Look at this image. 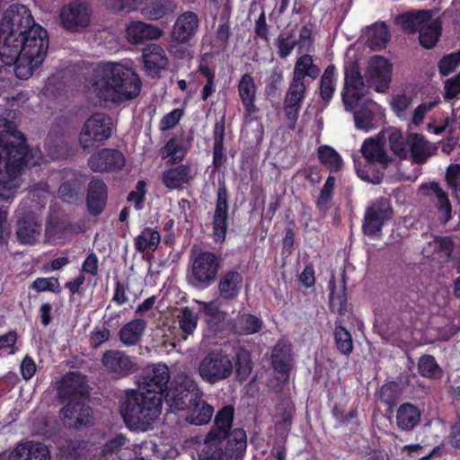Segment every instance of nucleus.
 Masks as SVG:
<instances>
[{
	"label": "nucleus",
	"mask_w": 460,
	"mask_h": 460,
	"mask_svg": "<svg viewBox=\"0 0 460 460\" xmlns=\"http://www.w3.org/2000/svg\"><path fill=\"white\" fill-rule=\"evenodd\" d=\"M49 49L47 31L37 24L27 6L13 4L0 23V56L14 65L15 75L27 80L44 61Z\"/></svg>",
	"instance_id": "f257e3e1"
},
{
	"label": "nucleus",
	"mask_w": 460,
	"mask_h": 460,
	"mask_svg": "<svg viewBox=\"0 0 460 460\" xmlns=\"http://www.w3.org/2000/svg\"><path fill=\"white\" fill-rule=\"evenodd\" d=\"M171 375L165 364H156L141 376L139 390L127 393L120 414L127 426L146 429L161 414Z\"/></svg>",
	"instance_id": "f03ea898"
},
{
	"label": "nucleus",
	"mask_w": 460,
	"mask_h": 460,
	"mask_svg": "<svg viewBox=\"0 0 460 460\" xmlns=\"http://www.w3.org/2000/svg\"><path fill=\"white\" fill-rule=\"evenodd\" d=\"M234 409L224 406L216 414L214 425L207 434L199 460H243L247 447V437L243 429L230 432Z\"/></svg>",
	"instance_id": "7ed1b4c3"
},
{
	"label": "nucleus",
	"mask_w": 460,
	"mask_h": 460,
	"mask_svg": "<svg viewBox=\"0 0 460 460\" xmlns=\"http://www.w3.org/2000/svg\"><path fill=\"white\" fill-rule=\"evenodd\" d=\"M141 81L135 71L120 63L98 65L91 79V92L105 102L119 104L137 98Z\"/></svg>",
	"instance_id": "20e7f679"
},
{
	"label": "nucleus",
	"mask_w": 460,
	"mask_h": 460,
	"mask_svg": "<svg viewBox=\"0 0 460 460\" xmlns=\"http://www.w3.org/2000/svg\"><path fill=\"white\" fill-rule=\"evenodd\" d=\"M32 157L28 151L23 134L4 118H0V199L13 197V182Z\"/></svg>",
	"instance_id": "39448f33"
},
{
	"label": "nucleus",
	"mask_w": 460,
	"mask_h": 460,
	"mask_svg": "<svg viewBox=\"0 0 460 460\" xmlns=\"http://www.w3.org/2000/svg\"><path fill=\"white\" fill-rule=\"evenodd\" d=\"M85 376L77 371L65 374L57 386L58 394L65 406L61 414L66 425L75 429L87 426L90 423L93 411L82 399L86 393Z\"/></svg>",
	"instance_id": "423d86ee"
},
{
	"label": "nucleus",
	"mask_w": 460,
	"mask_h": 460,
	"mask_svg": "<svg viewBox=\"0 0 460 460\" xmlns=\"http://www.w3.org/2000/svg\"><path fill=\"white\" fill-rule=\"evenodd\" d=\"M190 269L187 273L190 286L204 290L217 280L221 267V256L210 251L191 252L190 255Z\"/></svg>",
	"instance_id": "0eeeda50"
},
{
	"label": "nucleus",
	"mask_w": 460,
	"mask_h": 460,
	"mask_svg": "<svg viewBox=\"0 0 460 460\" xmlns=\"http://www.w3.org/2000/svg\"><path fill=\"white\" fill-rule=\"evenodd\" d=\"M202 396L203 392L192 376L178 374L172 382L164 400L172 409L185 411L192 402H199Z\"/></svg>",
	"instance_id": "6e6552de"
},
{
	"label": "nucleus",
	"mask_w": 460,
	"mask_h": 460,
	"mask_svg": "<svg viewBox=\"0 0 460 460\" xmlns=\"http://www.w3.org/2000/svg\"><path fill=\"white\" fill-rule=\"evenodd\" d=\"M234 370L230 357L222 349L209 351L199 362L198 371L207 384L216 385L228 379Z\"/></svg>",
	"instance_id": "1a4fd4ad"
},
{
	"label": "nucleus",
	"mask_w": 460,
	"mask_h": 460,
	"mask_svg": "<svg viewBox=\"0 0 460 460\" xmlns=\"http://www.w3.org/2000/svg\"><path fill=\"white\" fill-rule=\"evenodd\" d=\"M345 82L341 93L342 102L347 111H352L358 102L367 93V84L361 75L358 63L355 60L345 66Z\"/></svg>",
	"instance_id": "9d476101"
},
{
	"label": "nucleus",
	"mask_w": 460,
	"mask_h": 460,
	"mask_svg": "<svg viewBox=\"0 0 460 460\" xmlns=\"http://www.w3.org/2000/svg\"><path fill=\"white\" fill-rule=\"evenodd\" d=\"M113 122L110 116L98 112L93 114L84 124L79 143L84 148H89L94 142H102L111 137Z\"/></svg>",
	"instance_id": "9b49d317"
},
{
	"label": "nucleus",
	"mask_w": 460,
	"mask_h": 460,
	"mask_svg": "<svg viewBox=\"0 0 460 460\" xmlns=\"http://www.w3.org/2000/svg\"><path fill=\"white\" fill-rule=\"evenodd\" d=\"M383 138V137L378 136L376 139L368 138L364 141L361 146V153L367 162L365 169H361L355 161L357 174L366 181L379 183L381 181L379 174H369L371 163L376 162L383 165H386L390 161L385 149Z\"/></svg>",
	"instance_id": "f8f14e48"
},
{
	"label": "nucleus",
	"mask_w": 460,
	"mask_h": 460,
	"mask_svg": "<svg viewBox=\"0 0 460 460\" xmlns=\"http://www.w3.org/2000/svg\"><path fill=\"white\" fill-rule=\"evenodd\" d=\"M447 190H445L439 183L429 182L420 188V192L424 198L437 199L438 201H449V196L460 200V165L451 164L446 172Z\"/></svg>",
	"instance_id": "ddd939ff"
},
{
	"label": "nucleus",
	"mask_w": 460,
	"mask_h": 460,
	"mask_svg": "<svg viewBox=\"0 0 460 460\" xmlns=\"http://www.w3.org/2000/svg\"><path fill=\"white\" fill-rule=\"evenodd\" d=\"M92 10L84 0H75L61 9L60 19L63 26L69 31L85 28L91 22Z\"/></svg>",
	"instance_id": "4468645a"
},
{
	"label": "nucleus",
	"mask_w": 460,
	"mask_h": 460,
	"mask_svg": "<svg viewBox=\"0 0 460 460\" xmlns=\"http://www.w3.org/2000/svg\"><path fill=\"white\" fill-rule=\"evenodd\" d=\"M393 214L391 203H372L366 210L362 226L364 234L369 237L380 235L384 224L392 219Z\"/></svg>",
	"instance_id": "2eb2a0df"
},
{
	"label": "nucleus",
	"mask_w": 460,
	"mask_h": 460,
	"mask_svg": "<svg viewBox=\"0 0 460 460\" xmlns=\"http://www.w3.org/2000/svg\"><path fill=\"white\" fill-rule=\"evenodd\" d=\"M365 78L368 87L378 93H385L391 81V65L381 56H374L368 61Z\"/></svg>",
	"instance_id": "dca6fc26"
},
{
	"label": "nucleus",
	"mask_w": 460,
	"mask_h": 460,
	"mask_svg": "<svg viewBox=\"0 0 460 460\" xmlns=\"http://www.w3.org/2000/svg\"><path fill=\"white\" fill-rule=\"evenodd\" d=\"M57 205L58 203H54L49 207V214L45 227L46 236L48 238H59L66 234L82 231V226L73 225L70 216L64 210L58 208Z\"/></svg>",
	"instance_id": "f3484780"
},
{
	"label": "nucleus",
	"mask_w": 460,
	"mask_h": 460,
	"mask_svg": "<svg viewBox=\"0 0 460 460\" xmlns=\"http://www.w3.org/2000/svg\"><path fill=\"white\" fill-rule=\"evenodd\" d=\"M42 229L40 216L33 211L19 212L16 220V237L20 243L34 244Z\"/></svg>",
	"instance_id": "a211bd4d"
},
{
	"label": "nucleus",
	"mask_w": 460,
	"mask_h": 460,
	"mask_svg": "<svg viewBox=\"0 0 460 460\" xmlns=\"http://www.w3.org/2000/svg\"><path fill=\"white\" fill-rule=\"evenodd\" d=\"M292 344L288 340L280 339L275 344L271 351L270 364L278 379L288 380L293 366Z\"/></svg>",
	"instance_id": "6ab92c4d"
},
{
	"label": "nucleus",
	"mask_w": 460,
	"mask_h": 460,
	"mask_svg": "<svg viewBox=\"0 0 460 460\" xmlns=\"http://www.w3.org/2000/svg\"><path fill=\"white\" fill-rule=\"evenodd\" d=\"M104 368L117 378L128 376L133 372L135 364L126 352L118 349L106 350L102 357Z\"/></svg>",
	"instance_id": "aec40b11"
},
{
	"label": "nucleus",
	"mask_w": 460,
	"mask_h": 460,
	"mask_svg": "<svg viewBox=\"0 0 460 460\" xmlns=\"http://www.w3.org/2000/svg\"><path fill=\"white\" fill-rule=\"evenodd\" d=\"M305 93V82L300 80L299 77H293L284 100V111L288 119L292 122V128H294L295 122L296 121Z\"/></svg>",
	"instance_id": "412c9836"
},
{
	"label": "nucleus",
	"mask_w": 460,
	"mask_h": 460,
	"mask_svg": "<svg viewBox=\"0 0 460 460\" xmlns=\"http://www.w3.org/2000/svg\"><path fill=\"white\" fill-rule=\"evenodd\" d=\"M125 164L123 155L115 149L104 148L88 160V165L93 172H109L121 169Z\"/></svg>",
	"instance_id": "4be33fe9"
},
{
	"label": "nucleus",
	"mask_w": 460,
	"mask_h": 460,
	"mask_svg": "<svg viewBox=\"0 0 460 460\" xmlns=\"http://www.w3.org/2000/svg\"><path fill=\"white\" fill-rule=\"evenodd\" d=\"M0 460H50V454L45 445L27 441L18 444L8 456L1 455Z\"/></svg>",
	"instance_id": "5701e85b"
},
{
	"label": "nucleus",
	"mask_w": 460,
	"mask_h": 460,
	"mask_svg": "<svg viewBox=\"0 0 460 460\" xmlns=\"http://www.w3.org/2000/svg\"><path fill=\"white\" fill-rule=\"evenodd\" d=\"M199 28L198 15L190 11L185 12L176 19L171 37L180 43H189Z\"/></svg>",
	"instance_id": "b1692460"
},
{
	"label": "nucleus",
	"mask_w": 460,
	"mask_h": 460,
	"mask_svg": "<svg viewBox=\"0 0 460 460\" xmlns=\"http://www.w3.org/2000/svg\"><path fill=\"white\" fill-rule=\"evenodd\" d=\"M142 58L146 72L151 75H157L168 66V58L164 49L157 44H148L143 49Z\"/></svg>",
	"instance_id": "393cba45"
},
{
	"label": "nucleus",
	"mask_w": 460,
	"mask_h": 460,
	"mask_svg": "<svg viewBox=\"0 0 460 460\" xmlns=\"http://www.w3.org/2000/svg\"><path fill=\"white\" fill-rule=\"evenodd\" d=\"M243 283V275L234 270H227L219 279L217 288L219 298L224 301H234L241 293Z\"/></svg>",
	"instance_id": "a878e982"
},
{
	"label": "nucleus",
	"mask_w": 460,
	"mask_h": 460,
	"mask_svg": "<svg viewBox=\"0 0 460 460\" xmlns=\"http://www.w3.org/2000/svg\"><path fill=\"white\" fill-rule=\"evenodd\" d=\"M126 32L128 40L132 44L157 40L164 34L163 30L156 25L141 21L131 22L127 27Z\"/></svg>",
	"instance_id": "bb28decb"
},
{
	"label": "nucleus",
	"mask_w": 460,
	"mask_h": 460,
	"mask_svg": "<svg viewBox=\"0 0 460 460\" xmlns=\"http://www.w3.org/2000/svg\"><path fill=\"white\" fill-rule=\"evenodd\" d=\"M411 156L415 164H423L435 154L437 146L427 141L423 136L416 133L407 137Z\"/></svg>",
	"instance_id": "cd10ccee"
},
{
	"label": "nucleus",
	"mask_w": 460,
	"mask_h": 460,
	"mask_svg": "<svg viewBox=\"0 0 460 460\" xmlns=\"http://www.w3.org/2000/svg\"><path fill=\"white\" fill-rule=\"evenodd\" d=\"M421 411L411 402L402 403L396 411V425L402 431H412L420 421Z\"/></svg>",
	"instance_id": "c85d7f7f"
},
{
	"label": "nucleus",
	"mask_w": 460,
	"mask_h": 460,
	"mask_svg": "<svg viewBox=\"0 0 460 460\" xmlns=\"http://www.w3.org/2000/svg\"><path fill=\"white\" fill-rule=\"evenodd\" d=\"M146 329V322L142 318H135L119 329L118 336L119 341L127 346H136L140 342Z\"/></svg>",
	"instance_id": "c756f323"
},
{
	"label": "nucleus",
	"mask_w": 460,
	"mask_h": 460,
	"mask_svg": "<svg viewBox=\"0 0 460 460\" xmlns=\"http://www.w3.org/2000/svg\"><path fill=\"white\" fill-rule=\"evenodd\" d=\"M432 17L431 11L417 10L405 13L396 17L395 22L404 31L411 33L420 31V27L426 24Z\"/></svg>",
	"instance_id": "7c9ffc66"
},
{
	"label": "nucleus",
	"mask_w": 460,
	"mask_h": 460,
	"mask_svg": "<svg viewBox=\"0 0 460 460\" xmlns=\"http://www.w3.org/2000/svg\"><path fill=\"white\" fill-rule=\"evenodd\" d=\"M366 46L371 50H381L389 41V32L384 22L375 23L365 31Z\"/></svg>",
	"instance_id": "2f4dec72"
},
{
	"label": "nucleus",
	"mask_w": 460,
	"mask_h": 460,
	"mask_svg": "<svg viewBox=\"0 0 460 460\" xmlns=\"http://www.w3.org/2000/svg\"><path fill=\"white\" fill-rule=\"evenodd\" d=\"M185 411H188L186 420L196 426L207 424L214 413V408L204 401L202 397L199 402H192Z\"/></svg>",
	"instance_id": "473e14b6"
},
{
	"label": "nucleus",
	"mask_w": 460,
	"mask_h": 460,
	"mask_svg": "<svg viewBox=\"0 0 460 460\" xmlns=\"http://www.w3.org/2000/svg\"><path fill=\"white\" fill-rule=\"evenodd\" d=\"M262 321L252 314H238L232 322V330L238 335H251L259 332Z\"/></svg>",
	"instance_id": "72a5a7b5"
},
{
	"label": "nucleus",
	"mask_w": 460,
	"mask_h": 460,
	"mask_svg": "<svg viewBox=\"0 0 460 460\" xmlns=\"http://www.w3.org/2000/svg\"><path fill=\"white\" fill-rule=\"evenodd\" d=\"M213 217V234L217 243L225 241L228 228V203H216Z\"/></svg>",
	"instance_id": "f704fd0d"
},
{
	"label": "nucleus",
	"mask_w": 460,
	"mask_h": 460,
	"mask_svg": "<svg viewBox=\"0 0 460 460\" xmlns=\"http://www.w3.org/2000/svg\"><path fill=\"white\" fill-rule=\"evenodd\" d=\"M333 339L335 347L341 354L349 357L352 353L354 349L352 334L342 325L341 319L334 322Z\"/></svg>",
	"instance_id": "c9c22d12"
},
{
	"label": "nucleus",
	"mask_w": 460,
	"mask_h": 460,
	"mask_svg": "<svg viewBox=\"0 0 460 460\" xmlns=\"http://www.w3.org/2000/svg\"><path fill=\"white\" fill-rule=\"evenodd\" d=\"M329 307L332 313H337L341 316H344L347 313L348 296L346 283L343 282L342 288L336 292V281L332 277L329 281Z\"/></svg>",
	"instance_id": "e433bc0d"
},
{
	"label": "nucleus",
	"mask_w": 460,
	"mask_h": 460,
	"mask_svg": "<svg viewBox=\"0 0 460 460\" xmlns=\"http://www.w3.org/2000/svg\"><path fill=\"white\" fill-rule=\"evenodd\" d=\"M256 89L254 79L250 74L242 75L238 84V93L249 113L254 111Z\"/></svg>",
	"instance_id": "4c0bfd02"
},
{
	"label": "nucleus",
	"mask_w": 460,
	"mask_h": 460,
	"mask_svg": "<svg viewBox=\"0 0 460 460\" xmlns=\"http://www.w3.org/2000/svg\"><path fill=\"white\" fill-rule=\"evenodd\" d=\"M161 242L160 233L149 226H146L138 235L134 238V247L138 252L149 250L155 252Z\"/></svg>",
	"instance_id": "58836bf2"
},
{
	"label": "nucleus",
	"mask_w": 460,
	"mask_h": 460,
	"mask_svg": "<svg viewBox=\"0 0 460 460\" xmlns=\"http://www.w3.org/2000/svg\"><path fill=\"white\" fill-rule=\"evenodd\" d=\"M442 24L439 19H433L432 17L429 21L420 27V31L419 32V40L420 45L425 49L433 48L438 41L439 37L441 36Z\"/></svg>",
	"instance_id": "ea45409f"
},
{
	"label": "nucleus",
	"mask_w": 460,
	"mask_h": 460,
	"mask_svg": "<svg viewBox=\"0 0 460 460\" xmlns=\"http://www.w3.org/2000/svg\"><path fill=\"white\" fill-rule=\"evenodd\" d=\"M225 121L224 118L217 121L214 127L213 166L218 170L226 162L224 153Z\"/></svg>",
	"instance_id": "a19ab883"
},
{
	"label": "nucleus",
	"mask_w": 460,
	"mask_h": 460,
	"mask_svg": "<svg viewBox=\"0 0 460 460\" xmlns=\"http://www.w3.org/2000/svg\"><path fill=\"white\" fill-rule=\"evenodd\" d=\"M234 359L236 378L238 381L243 382L249 377L252 370L251 352L243 347H238L234 351Z\"/></svg>",
	"instance_id": "79ce46f5"
},
{
	"label": "nucleus",
	"mask_w": 460,
	"mask_h": 460,
	"mask_svg": "<svg viewBox=\"0 0 460 460\" xmlns=\"http://www.w3.org/2000/svg\"><path fill=\"white\" fill-rule=\"evenodd\" d=\"M191 179V171L187 165H180L164 173L163 181L167 188L176 189Z\"/></svg>",
	"instance_id": "37998d69"
},
{
	"label": "nucleus",
	"mask_w": 460,
	"mask_h": 460,
	"mask_svg": "<svg viewBox=\"0 0 460 460\" xmlns=\"http://www.w3.org/2000/svg\"><path fill=\"white\" fill-rule=\"evenodd\" d=\"M372 101L366 102L358 111H354L355 127L358 129L368 131L375 128V115Z\"/></svg>",
	"instance_id": "c03bdc74"
},
{
	"label": "nucleus",
	"mask_w": 460,
	"mask_h": 460,
	"mask_svg": "<svg viewBox=\"0 0 460 460\" xmlns=\"http://www.w3.org/2000/svg\"><path fill=\"white\" fill-rule=\"evenodd\" d=\"M317 155L321 164L331 172H336L342 169L343 161L341 155L330 146H320L317 148Z\"/></svg>",
	"instance_id": "a18cd8bd"
},
{
	"label": "nucleus",
	"mask_w": 460,
	"mask_h": 460,
	"mask_svg": "<svg viewBox=\"0 0 460 460\" xmlns=\"http://www.w3.org/2000/svg\"><path fill=\"white\" fill-rule=\"evenodd\" d=\"M418 372L425 378L435 379L440 376L442 369L438 364L434 356L425 354L420 357L418 360Z\"/></svg>",
	"instance_id": "49530a36"
},
{
	"label": "nucleus",
	"mask_w": 460,
	"mask_h": 460,
	"mask_svg": "<svg viewBox=\"0 0 460 460\" xmlns=\"http://www.w3.org/2000/svg\"><path fill=\"white\" fill-rule=\"evenodd\" d=\"M334 72L335 66L330 65L321 77L320 94L325 102H330L335 91Z\"/></svg>",
	"instance_id": "de8ad7c7"
},
{
	"label": "nucleus",
	"mask_w": 460,
	"mask_h": 460,
	"mask_svg": "<svg viewBox=\"0 0 460 460\" xmlns=\"http://www.w3.org/2000/svg\"><path fill=\"white\" fill-rule=\"evenodd\" d=\"M388 143L391 151L400 158H405L408 155L406 148L407 138L405 139L401 130L391 128L388 130Z\"/></svg>",
	"instance_id": "09e8293b"
},
{
	"label": "nucleus",
	"mask_w": 460,
	"mask_h": 460,
	"mask_svg": "<svg viewBox=\"0 0 460 460\" xmlns=\"http://www.w3.org/2000/svg\"><path fill=\"white\" fill-rule=\"evenodd\" d=\"M163 158H169L172 164L178 163L182 160L185 155V150L180 143V140L172 137L168 140L161 151Z\"/></svg>",
	"instance_id": "8fccbe9b"
},
{
	"label": "nucleus",
	"mask_w": 460,
	"mask_h": 460,
	"mask_svg": "<svg viewBox=\"0 0 460 460\" xmlns=\"http://www.w3.org/2000/svg\"><path fill=\"white\" fill-rule=\"evenodd\" d=\"M141 14L151 21L163 18L167 13V5L164 0H152L140 9Z\"/></svg>",
	"instance_id": "3c124183"
},
{
	"label": "nucleus",
	"mask_w": 460,
	"mask_h": 460,
	"mask_svg": "<svg viewBox=\"0 0 460 460\" xmlns=\"http://www.w3.org/2000/svg\"><path fill=\"white\" fill-rule=\"evenodd\" d=\"M178 319L181 330L187 335L191 334L197 328L198 314L194 309L189 306H186L181 310Z\"/></svg>",
	"instance_id": "603ef678"
},
{
	"label": "nucleus",
	"mask_w": 460,
	"mask_h": 460,
	"mask_svg": "<svg viewBox=\"0 0 460 460\" xmlns=\"http://www.w3.org/2000/svg\"><path fill=\"white\" fill-rule=\"evenodd\" d=\"M108 198L106 184L99 179H93L88 185L86 201H105Z\"/></svg>",
	"instance_id": "864d4df0"
},
{
	"label": "nucleus",
	"mask_w": 460,
	"mask_h": 460,
	"mask_svg": "<svg viewBox=\"0 0 460 460\" xmlns=\"http://www.w3.org/2000/svg\"><path fill=\"white\" fill-rule=\"evenodd\" d=\"M399 396V385L392 381L383 385L379 392V399L385 405L393 406L396 403Z\"/></svg>",
	"instance_id": "5fc2aeb1"
},
{
	"label": "nucleus",
	"mask_w": 460,
	"mask_h": 460,
	"mask_svg": "<svg viewBox=\"0 0 460 460\" xmlns=\"http://www.w3.org/2000/svg\"><path fill=\"white\" fill-rule=\"evenodd\" d=\"M278 55L281 58H286L297 46L296 40L293 33L281 32L277 39Z\"/></svg>",
	"instance_id": "6e6d98bb"
},
{
	"label": "nucleus",
	"mask_w": 460,
	"mask_h": 460,
	"mask_svg": "<svg viewBox=\"0 0 460 460\" xmlns=\"http://www.w3.org/2000/svg\"><path fill=\"white\" fill-rule=\"evenodd\" d=\"M127 442L128 438L124 435L118 434L114 438L107 440L101 447V455L104 457H109L113 454H118Z\"/></svg>",
	"instance_id": "4d7b16f0"
},
{
	"label": "nucleus",
	"mask_w": 460,
	"mask_h": 460,
	"mask_svg": "<svg viewBox=\"0 0 460 460\" xmlns=\"http://www.w3.org/2000/svg\"><path fill=\"white\" fill-rule=\"evenodd\" d=\"M31 288L37 292L50 291L54 293L60 292L58 278H37L31 285Z\"/></svg>",
	"instance_id": "13d9d810"
},
{
	"label": "nucleus",
	"mask_w": 460,
	"mask_h": 460,
	"mask_svg": "<svg viewBox=\"0 0 460 460\" xmlns=\"http://www.w3.org/2000/svg\"><path fill=\"white\" fill-rule=\"evenodd\" d=\"M283 81V72L282 69L276 66L267 79L265 93L267 95H275L277 92L279 90L281 83Z\"/></svg>",
	"instance_id": "bf43d9fd"
},
{
	"label": "nucleus",
	"mask_w": 460,
	"mask_h": 460,
	"mask_svg": "<svg viewBox=\"0 0 460 460\" xmlns=\"http://www.w3.org/2000/svg\"><path fill=\"white\" fill-rule=\"evenodd\" d=\"M460 64V52L444 57L438 64L439 72L443 75H448Z\"/></svg>",
	"instance_id": "052dcab7"
},
{
	"label": "nucleus",
	"mask_w": 460,
	"mask_h": 460,
	"mask_svg": "<svg viewBox=\"0 0 460 460\" xmlns=\"http://www.w3.org/2000/svg\"><path fill=\"white\" fill-rule=\"evenodd\" d=\"M411 104V98L402 95H396L393 98L391 102L393 111L396 113V115L400 118L406 117V111Z\"/></svg>",
	"instance_id": "680f3d73"
},
{
	"label": "nucleus",
	"mask_w": 460,
	"mask_h": 460,
	"mask_svg": "<svg viewBox=\"0 0 460 460\" xmlns=\"http://www.w3.org/2000/svg\"><path fill=\"white\" fill-rule=\"evenodd\" d=\"M128 282L116 280L114 284V293L111 301L117 305H125L128 301Z\"/></svg>",
	"instance_id": "e2e57ef3"
},
{
	"label": "nucleus",
	"mask_w": 460,
	"mask_h": 460,
	"mask_svg": "<svg viewBox=\"0 0 460 460\" xmlns=\"http://www.w3.org/2000/svg\"><path fill=\"white\" fill-rule=\"evenodd\" d=\"M185 43H180L178 41L171 40L169 45H168V51L169 53L178 59L182 60H190L192 58L191 52L189 49L184 47Z\"/></svg>",
	"instance_id": "0e129e2a"
},
{
	"label": "nucleus",
	"mask_w": 460,
	"mask_h": 460,
	"mask_svg": "<svg viewBox=\"0 0 460 460\" xmlns=\"http://www.w3.org/2000/svg\"><path fill=\"white\" fill-rule=\"evenodd\" d=\"M140 0H110L108 6L113 12L129 13L137 8Z\"/></svg>",
	"instance_id": "69168bd1"
},
{
	"label": "nucleus",
	"mask_w": 460,
	"mask_h": 460,
	"mask_svg": "<svg viewBox=\"0 0 460 460\" xmlns=\"http://www.w3.org/2000/svg\"><path fill=\"white\" fill-rule=\"evenodd\" d=\"M111 337L110 330L102 327V328H94L93 331L91 332L90 334V343L93 348H98L107 341H109Z\"/></svg>",
	"instance_id": "338daca9"
},
{
	"label": "nucleus",
	"mask_w": 460,
	"mask_h": 460,
	"mask_svg": "<svg viewBox=\"0 0 460 460\" xmlns=\"http://www.w3.org/2000/svg\"><path fill=\"white\" fill-rule=\"evenodd\" d=\"M313 64V58L310 55H303L296 62L293 77H299L300 80L304 81L305 71H307Z\"/></svg>",
	"instance_id": "774afa93"
}]
</instances>
